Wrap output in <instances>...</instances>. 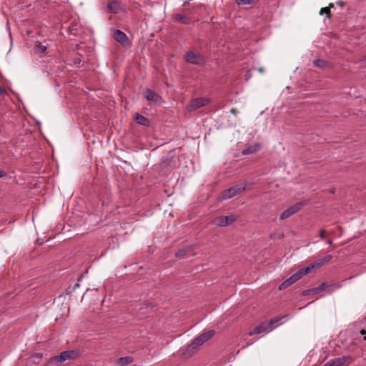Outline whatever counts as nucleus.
I'll return each instance as SVG.
<instances>
[{
    "instance_id": "obj_1",
    "label": "nucleus",
    "mask_w": 366,
    "mask_h": 366,
    "mask_svg": "<svg viewBox=\"0 0 366 366\" xmlns=\"http://www.w3.org/2000/svg\"><path fill=\"white\" fill-rule=\"evenodd\" d=\"M214 335V330H209L199 335L188 346L187 350L191 352L197 349L202 345L204 342H207Z\"/></svg>"
},
{
    "instance_id": "obj_2",
    "label": "nucleus",
    "mask_w": 366,
    "mask_h": 366,
    "mask_svg": "<svg viewBox=\"0 0 366 366\" xmlns=\"http://www.w3.org/2000/svg\"><path fill=\"white\" fill-rule=\"evenodd\" d=\"M246 189V184H236L222 192L221 197L223 199H231L233 197L240 194Z\"/></svg>"
},
{
    "instance_id": "obj_3",
    "label": "nucleus",
    "mask_w": 366,
    "mask_h": 366,
    "mask_svg": "<svg viewBox=\"0 0 366 366\" xmlns=\"http://www.w3.org/2000/svg\"><path fill=\"white\" fill-rule=\"evenodd\" d=\"M77 352L74 350L64 351L60 353L59 356H56L53 358V360L56 363H62L63 362L76 358Z\"/></svg>"
},
{
    "instance_id": "obj_4",
    "label": "nucleus",
    "mask_w": 366,
    "mask_h": 366,
    "mask_svg": "<svg viewBox=\"0 0 366 366\" xmlns=\"http://www.w3.org/2000/svg\"><path fill=\"white\" fill-rule=\"evenodd\" d=\"M237 219V216L234 214H231L229 216H220L217 217L214 222L216 225L219 227H225L229 224H231Z\"/></svg>"
},
{
    "instance_id": "obj_5",
    "label": "nucleus",
    "mask_w": 366,
    "mask_h": 366,
    "mask_svg": "<svg viewBox=\"0 0 366 366\" xmlns=\"http://www.w3.org/2000/svg\"><path fill=\"white\" fill-rule=\"evenodd\" d=\"M209 103V99L204 97H199L192 100L188 106L189 111H194Z\"/></svg>"
},
{
    "instance_id": "obj_6",
    "label": "nucleus",
    "mask_w": 366,
    "mask_h": 366,
    "mask_svg": "<svg viewBox=\"0 0 366 366\" xmlns=\"http://www.w3.org/2000/svg\"><path fill=\"white\" fill-rule=\"evenodd\" d=\"M302 203H296L290 206L281 214L280 219L283 220L289 218L290 217L300 211L302 209Z\"/></svg>"
},
{
    "instance_id": "obj_7",
    "label": "nucleus",
    "mask_w": 366,
    "mask_h": 366,
    "mask_svg": "<svg viewBox=\"0 0 366 366\" xmlns=\"http://www.w3.org/2000/svg\"><path fill=\"white\" fill-rule=\"evenodd\" d=\"M184 59L187 62L192 64H201L203 62V57L193 51H187L184 55Z\"/></svg>"
},
{
    "instance_id": "obj_8",
    "label": "nucleus",
    "mask_w": 366,
    "mask_h": 366,
    "mask_svg": "<svg viewBox=\"0 0 366 366\" xmlns=\"http://www.w3.org/2000/svg\"><path fill=\"white\" fill-rule=\"evenodd\" d=\"M114 39L124 46L129 45V39L127 36L122 31L116 29L113 33Z\"/></svg>"
},
{
    "instance_id": "obj_9",
    "label": "nucleus",
    "mask_w": 366,
    "mask_h": 366,
    "mask_svg": "<svg viewBox=\"0 0 366 366\" xmlns=\"http://www.w3.org/2000/svg\"><path fill=\"white\" fill-rule=\"evenodd\" d=\"M273 327H269V324L267 322H262L260 325H257L249 332V335H254L261 333H267L270 331H272Z\"/></svg>"
},
{
    "instance_id": "obj_10",
    "label": "nucleus",
    "mask_w": 366,
    "mask_h": 366,
    "mask_svg": "<svg viewBox=\"0 0 366 366\" xmlns=\"http://www.w3.org/2000/svg\"><path fill=\"white\" fill-rule=\"evenodd\" d=\"M350 359V356L334 358L327 362L323 366H341Z\"/></svg>"
},
{
    "instance_id": "obj_11",
    "label": "nucleus",
    "mask_w": 366,
    "mask_h": 366,
    "mask_svg": "<svg viewBox=\"0 0 366 366\" xmlns=\"http://www.w3.org/2000/svg\"><path fill=\"white\" fill-rule=\"evenodd\" d=\"M144 98L149 102H159L161 100V97L154 91L150 89H147L144 93Z\"/></svg>"
},
{
    "instance_id": "obj_12",
    "label": "nucleus",
    "mask_w": 366,
    "mask_h": 366,
    "mask_svg": "<svg viewBox=\"0 0 366 366\" xmlns=\"http://www.w3.org/2000/svg\"><path fill=\"white\" fill-rule=\"evenodd\" d=\"M310 273V269L308 267H304L299 269L297 272L292 274L290 277H292V280L296 282L297 280L301 279L304 275Z\"/></svg>"
},
{
    "instance_id": "obj_13",
    "label": "nucleus",
    "mask_w": 366,
    "mask_h": 366,
    "mask_svg": "<svg viewBox=\"0 0 366 366\" xmlns=\"http://www.w3.org/2000/svg\"><path fill=\"white\" fill-rule=\"evenodd\" d=\"M134 119L138 124L143 126L149 125V120L144 116L139 114L138 113L135 114Z\"/></svg>"
},
{
    "instance_id": "obj_14",
    "label": "nucleus",
    "mask_w": 366,
    "mask_h": 366,
    "mask_svg": "<svg viewBox=\"0 0 366 366\" xmlns=\"http://www.w3.org/2000/svg\"><path fill=\"white\" fill-rule=\"evenodd\" d=\"M174 18L175 20L185 24H189L191 21L189 17L184 14H177L174 16Z\"/></svg>"
},
{
    "instance_id": "obj_15",
    "label": "nucleus",
    "mask_w": 366,
    "mask_h": 366,
    "mask_svg": "<svg viewBox=\"0 0 366 366\" xmlns=\"http://www.w3.org/2000/svg\"><path fill=\"white\" fill-rule=\"evenodd\" d=\"M133 362V358L132 357L127 356L124 357H120L117 360V363L119 366H125Z\"/></svg>"
},
{
    "instance_id": "obj_16",
    "label": "nucleus",
    "mask_w": 366,
    "mask_h": 366,
    "mask_svg": "<svg viewBox=\"0 0 366 366\" xmlns=\"http://www.w3.org/2000/svg\"><path fill=\"white\" fill-rule=\"evenodd\" d=\"M325 285H326L325 283H322L320 285H319L318 287L312 288V289L309 290H307L305 292L306 295H309V294H311V293H312V294H318L320 292L324 290V288H325Z\"/></svg>"
},
{
    "instance_id": "obj_17",
    "label": "nucleus",
    "mask_w": 366,
    "mask_h": 366,
    "mask_svg": "<svg viewBox=\"0 0 366 366\" xmlns=\"http://www.w3.org/2000/svg\"><path fill=\"white\" fill-rule=\"evenodd\" d=\"M259 149V145L258 144L254 146L249 147L242 151V154L244 155L249 154L257 152Z\"/></svg>"
},
{
    "instance_id": "obj_18",
    "label": "nucleus",
    "mask_w": 366,
    "mask_h": 366,
    "mask_svg": "<svg viewBox=\"0 0 366 366\" xmlns=\"http://www.w3.org/2000/svg\"><path fill=\"white\" fill-rule=\"evenodd\" d=\"M108 8L114 13H117L119 9V2L117 1H112L107 5Z\"/></svg>"
},
{
    "instance_id": "obj_19",
    "label": "nucleus",
    "mask_w": 366,
    "mask_h": 366,
    "mask_svg": "<svg viewBox=\"0 0 366 366\" xmlns=\"http://www.w3.org/2000/svg\"><path fill=\"white\" fill-rule=\"evenodd\" d=\"M292 277H289L286 280H285L279 287L280 290H283L286 289L287 287H290L292 284L295 283V281L292 280Z\"/></svg>"
},
{
    "instance_id": "obj_20",
    "label": "nucleus",
    "mask_w": 366,
    "mask_h": 366,
    "mask_svg": "<svg viewBox=\"0 0 366 366\" xmlns=\"http://www.w3.org/2000/svg\"><path fill=\"white\" fill-rule=\"evenodd\" d=\"M322 265H323L322 262H321V259L320 258L317 260H316L315 262H314L312 264H311L310 265L307 266V267L309 268L310 272L312 270L316 269Z\"/></svg>"
},
{
    "instance_id": "obj_21",
    "label": "nucleus",
    "mask_w": 366,
    "mask_h": 366,
    "mask_svg": "<svg viewBox=\"0 0 366 366\" xmlns=\"http://www.w3.org/2000/svg\"><path fill=\"white\" fill-rule=\"evenodd\" d=\"M46 50V46L41 44H37L34 48L35 54H42Z\"/></svg>"
},
{
    "instance_id": "obj_22",
    "label": "nucleus",
    "mask_w": 366,
    "mask_h": 366,
    "mask_svg": "<svg viewBox=\"0 0 366 366\" xmlns=\"http://www.w3.org/2000/svg\"><path fill=\"white\" fill-rule=\"evenodd\" d=\"M333 6V4H330L329 5V7H325V8H322L320 11V14H325L327 15V18H330V7H332Z\"/></svg>"
},
{
    "instance_id": "obj_23",
    "label": "nucleus",
    "mask_w": 366,
    "mask_h": 366,
    "mask_svg": "<svg viewBox=\"0 0 366 366\" xmlns=\"http://www.w3.org/2000/svg\"><path fill=\"white\" fill-rule=\"evenodd\" d=\"M286 316H282V317H274L272 319L270 320V321L269 322H267L268 324H269V327H273L272 325H277V323H279V322L285 318Z\"/></svg>"
},
{
    "instance_id": "obj_24",
    "label": "nucleus",
    "mask_w": 366,
    "mask_h": 366,
    "mask_svg": "<svg viewBox=\"0 0 366 366\" xmlns=\"http://www.w3.org/2000/svg\"><path fill=\"white\" fill-rule=\"evenodd\" d=\"M314 64L317 67L322 68L325 66V62L323 60L317 59L314 61Z\"/></svg>"
},
{
    "instance_id": "obj_25",
    "label": "nucleus",
    "mask_w": 366,
    "mask_h": 366,
    "mask_svg": "<svg viewBox=\"0 0 366 366\" xmlns=\"http://www.w3.org/2000/svg\"><path fill=\"white\" fill-rule=\"evenodd\" d=\"M236 2L239 5L249 4L254 2V0H236Z\"/></svg>"
},
{
    "instance_id": "obj_26",
    "label": "nucleus",
    "mask_w": 366,
    "mask_h": 366,
    "mask_svg": "<svg viewBox=\"0 0 366 366\" xmlns=\"http://www.w3.org/2000/svg\"><path fill=\"white\" fill-rule=\"evenodd\" d=\"M332 255L327 254L322 258H320L321 262H322V264H325V263H327L332 259Z\"/></svg>"
},
{
    "instance_id": "obj_27",
    "label": "nucleus",
    "mask_w": 366,
    "mask_h": 366,
    "mask_svg": "<svg viewBox=\"0 0 366 366\" xmlns=\"http://www.w3.org/2000/svg\"><path fill=\"white\" fill-rule=\"evenodd\" d=\"M185 254L184 249H181L176 253L177 257L183 256Z\"/></svg>"
},
{
    "instance_id": "obj_28",
    "label": "nucleus",
    "mask_w": 366,
    "mask_h": 366,
    "mask_svg": "<svg viewBox=\"0 0 366 366\" xmlns=\"http://www.w3.org/2000/svg\"><path fill=\"white\" fill-rule=\"evenodd\" d=\"M325 229H321L320 232L319 236L322 239L325 238Z\"/></svg>"
},
{
    "instance_id": "obj_29",
    "label": "nucleus",
    "mask_w": 366,
    "mask_h": 366,
    "mask_svg": "<svg viewBox=\"0 0 366 366\" xmlns=\"http://www.w3.org/2000/svg\"><path fill=\"white\" fill-rule=\"evenodd\" d=\"M6 175V172L3 170H0V178L4 177Z\"/></svg>"
},
{
    "instance_id": "obj_30",
    "label": "nucleus",
    "mask_w": 366,
    "mask_h": 366,
    "mask_svg": "<svg viewBox=\"0 0 366 366\" xmlns=\"http://www.w3.org/2000/svg\"><path fill=\"white\" fill-rule=\"evenodd\" d=\"M230 112L234 114H236L237 113V109H234V108H232L231 110H230Z\"/></svg>"
},
{
    "instance_id": "obj_31",
    "label": "nucleus",
    "mask_w": 366,
    "mask_h": 366,
    "mask_svg": "<svg viewBox=\"0 0 366 366\" xmlns=\"http://www.w3.org/2000/svg\"><path fill=\"white\" fill-rule=\"evenodd\" d=\"M327 244L329 245H332V241L331 239H329L328 242H327Z\"/></svg>"
},
{
    "instance_id": "obj_32",
    "label": "nucleus",
    "mask_w": 366,
    "mask_h": 366,
    "mask_svg": "<svg viewBox=\"0 0 366 366\" xmlns=\"http://www.w3.org/2000/svg\"><path fill=\"white\" fill-rule=\"evenodd\" d=\"M4 92L3 89L0 86V94H2Z\"/></svg>"
},
{
    "instance_id": "obj_33",
    "label": "nucleus",
    "mask_w": 366,
    "mask_h": 366,
    "mask_svg": "<svg viewBox=\"0 0 366 366\" xmlns=\"http://www.w3.org/2000/svg\"><path fill=\"white\" fill-rule=\"evenodd\" d=\"M362 60L366 61V56L362 59Z\"/></svg>"
}]
</instances>
